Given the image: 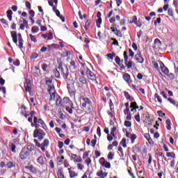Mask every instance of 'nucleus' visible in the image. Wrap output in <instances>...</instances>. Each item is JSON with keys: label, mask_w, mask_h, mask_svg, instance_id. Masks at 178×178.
<instances>
[{"label": "nucleus", "mask_w": 178, "mask_h": 178, "mask_svg": "<svg viewBox=\"0 0 178 178\" xmlns=\"http://www.w3.org/2000/svg\"><path fill=\"white\" fill-rule=\"evenodd\" d=\"M58 69L60 70V74L63 75V79L66 80L69 76V70L66 65H59Z\"/></svg>", "instance_id": "f257e3e1"}, {"label": "nucleus", "mask_w": 178, "mask_h": 178, "mask_svg": "<svg viewBox=\"0 0 178 178\" xmlns=\"http://www.w3.org/2000/svg\"><path fill=\"white\" fill-rule=\"evenodd\" d=\"M69 156L70 157L71 161H73L75 163H81L83 162L81 156H77V154L70 153L69 154Z\"/></svg>", "instance_id": "f03ea898"}, {"label": "nucleus", "mask_w": 178, "mask_h": 178, "mask_svg": "<svg viewBox=\"0 0 178 178\" xmlns=\"http://www.w3.org/2000/svg\"><path fill=\"white\" fill-rule=\"evenodd\" d=\"M47 91L50 95V101H55V98H56V92L55 91V86H51L49 88H47Z\"/></svg>", "instance_id": "7ed1b4c3"}, {"label": "nucleus", "mask_w": 178, "mask_h": 178, "mask_svg": "<svg viewBox=\"0 0 178 178\" xmlns=\"http://www.w3.org/2000/svg\"><path fill=\"white\" fill-rule=\"evenodd\" d=\"M30 156V152L26 151V149L22 148V151L19 153L20 159L24 161V159H27Z\"/></svg>", "instance_id": "20e7f679"}, {"label": "nucleus", "mask_w": 178, "mask_h": 178, "mask_svg": "<svg viewBox=\"0 0 178 178\" xmlns=\"http://www.w3.org/2000/svg\"><path fill=\"white\" fill-rule=\"evenodd\" d=\"M86 75H87L88 79H89V80H91L92 81H97V76L94 74V72H92L88 68H87V70H86Z\"/></svg>", "instance_id": "39448f33"}, {"label": "nucleus", "mask_w": 178, "mask_h": 178, "mask_svg": "<svg viewBox=\"0 0 178 178\" xmlns=\"http://www.w3.org/2000/svg\"><path fill=\"white\" fill-rule=\"evenodd\" d=\"M16 143H18V140L17 139H14L13 140V143L10 142L8 144V147L10 148V149L13 152V154H16L17 151H16Z\"/></svg>", "instance_id": "423d86ee"}, {"label": "nucleus", "mask_w": 178, "mask_h": 178, "mask_svg": "<svg viewBox=\"0 0 178 178\" xmlns=\"http://www.w3.org/2000/svg\"><path fill=\"white\" fill-rule=\"evenodd\" d=\"M33 137L34 138H38V140H44V137H45V135L36 129L33 132Z\"/></svg>", "instance_id": "0eeeda50"}, {"label": "nucleus", "mask_w": 178, "mask_h": 178, "mask_svg": "<svg viewBox=\"0 0 178 178\" xmlns=\"http://www.w3.org/2000/svg\"><path fill=\"white\" fill-rule=\"evenodd\" d=\"M115 26H116V24H113V26H111L110 28L111 30H112V32L114 33V34H115V35H117V37H120V38L123 37L122 32L118 30V29H115Z\"/></svg>", "instance_id": "6e6552de"}, {"label": "nucleus", "mask_w": 178, "mask_h": 178, "mask_svg": "<svg viewBox=\"0 0 178 178\" xmlns=\"http://www.w3.org/2000/svg\"><path fill=\"white\" fill-rule=\"evenodd\" d=\"M82 101H83V102L81 104L82 108H87V106H88V105L91 104V99H90L89 98L83 97Z\"/></svg>", "instance_id": "1a4fd4ad"}, {"label": "nucleus", "mask_w": 178, "mask_h": 178, "mask_svg": "<svg viewBox=\"0 0 178 178\" xmlns=\"http://www.w3.org/2000/svg\"><path fill=\"white\" fill-rule=\"evenodd\" d=\"M48 145H49V140L44 139L40 145V149H42V152H45V149L48 148Z\"/></svg>", "instance_id": "9d476101"}, {"label": "nucleus", "mask_w": 178, "mask_h": 178, "mask_svg": "<svg viewBox=\"0 0 178 178\" xmlns=\"http://www.w3.org/2000/svg\"><path fill=\"white\" fill-rule=\"evenodd\" d=\"M160 67L161 69V72L165 74L166 76H168V74H169V69L166 67H165V64H163V63L161 62L160 63Z\"/></svg>", "instance_id": "9b49d317"}, {"label": "nucleus", "mask_w": 178, "mask_h": 178, "mask_svg": "<svg viewBox=\"0 0 178 178\" xmlns=\"http://www.w3.org/2000/svg\"><path fill=\"white\" fill-rule=\"evenodd\" d=\"M53 11L55 12L56 16L59 17L62 22H65V17L60 15V12L56 10V6H53Z\"/></svg>", "instance_id": "f8f14e48"}, {"label": "nucleus", "mask_w": 178, "mask_h": 178, "mask_svg": "<svg viewBox=\"0 0 178 178\" xmlns=\"http://www.w3.org/2000/svg\"><path fill=\"white\" fill-rule=\"evenodd\" d=\"M7 169H12V168H16V162L15 161H8L6 164Z\"/></svg>", "instance_id": "ddd939ff"}, {"label": "nucleus", "mask_w": 178, "mask_h": 178, "mask_svg": "<svg viewBox=\"0 0 178 178\" xmlns=\"http://www.w3.org/2000/svg\"><path fill=\"white\" fill-rule=\"evenodd\" d=\"M34 145H26L25 147H23L25 151H28V152H31V151H34Z\"/></svg>", "instance_id": "4468645a"}, {"label": "nucleus", "mask_w": 178, "mask_h": 178, "mask_svg": "<svg viewBox=\"0 0 178 178\" xmlns=\"http://www.w3.org/2000/svg\"><path fill=\"white\" fill-rule=\"evenodd\" d=\"M96 175L100 178H106L108 176V172H104V171L100 170L97 172Z\"/></svg>", "instance_id": "2eb2a0df"}, {"label": "nucleus", "mask_w": 178, "mask_h": 178, "mask_svg": "<svg viewBox=\"0 0 178 178\" xmlns=\"http://www.w3.org/2000/svg\"><path fill=\"white\" fill-rule=\"evenodd\" d=\"M135 59L136 60H137V62H138V63H143V62H144V58H143V56H141L140 54H136Z\"/></svg>", "instance_id": "dca6fc26"}, {"label": "nucleus", "mask_w": 178, "mask_h": 178, "mask_svg": "<svg viewBox=\"0 0 178 178\" xmlns=\"http://www.w3.org/2000/svg\"><path fill=\"white\" fill-rule=\"evenodd\" d=\"M67 104H70V99H69V97H64L63 100H61V106H66Z\"/></svg>", "instance_id": "f3484780"}, {"label": "nucleus", "mask_w": 178, "mask_h": 178, "mask_svg": "<svg viewBox=\"0 0 178 178\" xmlns=\"http://www.w3.org/2000/svg\"><path fill=\"white\" fill-rule=\"evenodd\" d=\"M11 37L15 44H17V33L16 31H11Z\"/></svg>", "instance_id": "a211bd4d"}, {"label": "nucleus", "mask_w": 178, "mask_h": 178, "mask_svg": "<svg viewBox=\"0 0 178 178\" xmlns=\"http://www.w3.org/2000/svg\"><path fill=\"white\" fill-rule=\"evenodd\" d=\"M100 161H103V162L102 163V165H104L105 168H106L107 169H111V163L108 161H105V159L104 158H101Z\"/></svg>", "instance_id": "6ab92c4d"}, {"label": "nucleus", "mask_w": 178, "mask_h": 178, "mask_svg": "<svg viewBox=\"0 0 178 178\" xmlns=\"http://www.w3.org/2000/svg\"><path fill=\"white\" fill-rule=\"evenodd\" d=\"M117 129H118V128L116 127H113L111 130V136H113V137H114V140H116V138H118V137L116 136V130Z\"/></svg>", "instance_id": "aec40b11"}, {"label": "nucleus", "mask_w": 178, "mask_h": 178, "mask_svg": "<svg viewBox=\"0 0 178 178\" xmlns=\"http://www.w3.org/2000/svg\"><path fill=\"white\" fill-rule=\"evenodd\" d=\"M123 79H124V81H126L127 83H130V81H131L130 74H129L127 73L124 74Z\"/></svg>", "instance_id": "412c9836"}, {"label": "nucleus", "mask_w": 178, "mask_h": 178, "mask_svg": "<svg viewBox=\"0 0 178 178\" xmlns=\"http://www.w3.org/2000/svg\"><path fill=\"white\" fill-rule=\"evenodd\" d=\"M26 169L32 172V173H37V169L33 165H28L26 167Z\"/></svg>", "instance_id": "4be33fe9"}, {"label": "nucleus", "mask_w": 178, "mask_h": 178, "mask_svg": "<svg viewBox=\"0 0 178 178\" xmlns=\"http://www.w3.org/2000/svg\"><path fill=\"white\" fill-rule=\"evenodd\" d=\"M56 105H57V106H62V98L58 95H56Z\"/></svg>", "instance_id": "5701e85b"}, {"label": "nucleus", "mask_w": 178, "mask_h": 178, "mask_svg": "<svg viewBox=\"0 0 178 178\" xmlns=\"http://www.w3.org/2000/svg\"><path fill=\"white\" fill-rule=\"evenodd\" d=\"M37 162H38V163H39V165H41V166H42V165L45 164V163L44 161V157H42V156H40L37 159Z\"/></svg>", "instance_id": "b1692460"}, {"label": "nucleus", "mask_w": 178, "mask_h": 178, "mask_svg": "<svg viewBox=\"0 0 178 178\" xmlns=\"http://www.w3.org/2000/svg\"><path fill=\"white\" fill-rule=\"evenodd\" d=\"M45 83L48 86V88H49V87H51V86H54V85H52V79H51L49 78L45 79Z\"/></svg>", "instance_id": "393cba45"}, {"label": "nucleus", "mask_w": 178, "mask_h": 178, "mask_svg": "<svg viewBox=\"0 0 178 178\" xmlns=\"http://www.w3.org/2000/svg\"><path fill=\"white\" fill-rule=\"evenodd\" d=\"M31 31L33 34H36V33H38V31H40V28L37 26H33L31 28Z\"/></svg>", "instance_id": "a878e982"}, {"label": "nucleus", "mask_w": 178, "mask_h": 178, "mask_svg": "<svg viewBox=\"0 0 178 178\" xmlns=\"http://www.w3.org/2000/svg\"><path fill=\"white\" fill-rule=\"evenodd\" d=\"M154 99H157L159 104H162V98L161 97V96H159V95H158V93L154 94Z\"/></svg>", "instance_id": "bb28decb"}, {"label": "nucleus", "mask_w": 178, "mask_h": 178, "mask_svg": "<svg viewBox=\"0 0 178 178\" xmlns=\"http://www.w3.org/2000/svg\"><path fill=\"white\" fill-rule=\"evenodd\" d=\"M19 48L22 49L23 48V38L20 36L18 37Z\"/></svg>", "instance_id": "cd10ccee"}, {"label": "nucleus", "mask_w": 178, "mask_h": 178, "mask_svg": "<svg viewBox=\"0 0 178 178\" xmlns=\"http://www.w3.org/2000/svg\"><path fill=\"white\" fill-rule=\"evenodd\" d=\"M120 145H122L123 148H126L127 147V144L126 143V138H123L120 143Z\"/></svg>", "instance_id": "c85d7f7f"}, {"label": "nucleus", "mask_w": 178, "mask_h": 178, "mask_svg": "<svg viewBox=\"0 0 178 178\" xmlns=\"http://www.w3.org/2000/svg\"><path fill=\"white\" fill-rule=\"evenodd\" d=\"M155 47H161L162 45V42L158 38L154 40Z\"/></svg>", "instance_id": "c756f323"}, {"label": "nucleus", "mask_w": 178, "mask_h": 178, "mask_svg": "<svg viewBox=\"0 0 178 178\" xmlns=\"http://www.w3.org/2000/svg\"><path fill=\"white\" fill-rule=\"evenodd\" d=\"M102 23V18L99 17L96 20V24H97V27H98V29L101 28Z\"/></svg>", "instance_id": "7c9ffc66"}, {"label": "nucleus", "mask_w": 178, "mask_h": 178, "mask_svg": "<svg viewBox=\"0 0 178 178\" xmlns=\"http://www.w3.org/2000/svg\"><path fill=\"white\" fill-rule=\"evenodd\" d=\"M79 82L81 84H87V79H86L85 77H80L79 79Z\"/></svg>", "instance_id": "2f4dec72"}, {"label": "nucleus", "mask_w": 178, "mask_h": 178, "mask_svg": "<svg viewBox=\"0 0 178 178\" xmlns=\"http://www.w3.org/2000/svg\"><path fill=\"white\" fill-rule=\"evenodd\" d=\"M165 124L167 130H172V127L170 126V120L169 119L165 121Z\"/></svg>", "instance_id": "473e14b6"}, {"label": "nucleus", "mask_w": 178, "mask_h": 178, "mask_svg": "<svg viewBox=\"0 0 178 178\" xmlns=\"http://www.w3.org/2000/svg\"><path fill=\"white\" fill-rule=\"evenodd\" d=\"M54 3H55V5H56L54 6H56V5H58V0H50V1H49V6H54Z\"/></svg>", "instance_id": "72a5a7b5"}, {"label": "nucleus", "mask_w": 178, "mask_h": 178, "mask_svg": "<svg viewBox=\"0 0 178 178\" xmlns=\"http://www.w3.org/2000/svg\"><path fill=\"white\" fill-rule=\"evenodd\" d=\"M54 76L56 79H59L60 77V72L58 70H54Z\"/></svg>", "instance_id": "f704fd0d"}, {"label": "nucleus", "mask_w": 178, "mask_h": 178, "mask_svg": "<svg viewBox=\"0 0 178 178\" xmlns=\"http://www.w3.org/2000/svg\"><path fill=\"white\" fill-rule=\"evenodd\" d=\"M90 23H91V19H89L86 21V24H85V26L84 29H86V31L88 30V27L90 26Z\"/></svg>", "instance_id": "c9c22d12"}, {"label": "nucleus", "mask_w": 178, "mask_h": 178, "mask_svg": "<svg viewBox=\"0 0 178 178\" xmlns=\"http://www.w3.org/2000/svg\"><path fill=\"white\" fill-rule=\"evenodd\" d=\"M166 155L168 158H175L176 154H175V152H167Z\"/></svg>", "instance_id": "e433bc0d"}, {"label": "nucleus", "mask_w": 178, "mask_h": 178, "mask_svg": "<svg viewBox=\"0 0 178 178\" xmlns=\"http://www.w3.org/2000/svg\"><path fill=\"white\" fill-rule=\"evenodd\" d=\"M136 138H137V135L132 134L131 136V144H134V141L136 140Z\"/></svg>", "instance_id": "4c0bfd02"}, {"label": "nucleus", "mask_w": 178, "mask_h": 178, "mask_svg": "<svg viewBox=\"0 0 178 178\" xmlns=\"http://www.w3.org/2000/svg\"><path fill=\"white\" fill-rule=\"evenodd\" d=\"M70 67L71 68V69H76V63H74V61H73V60H72V61H70Z\"/></svg>", "instance_id": "58836bf2"}, {"label": "nucleus", "mask_w": 178, "mask_h": 178, "mask_svg": "<svg viewBox=\"0 0 178 178\" xmlns=\"http://www.w3.org/2000/svg\"><path fill=\"white\" fill-rule=\"evenodd\" d=\"M58 177L59 178H65V175H63V173L62 172V170H58L57 173Z\"/></svg>", "instance_id": "ea45409f"}, {"label": "nucleus", "mask_w": 178, "mask_h": 178, "mask_svg": "<svg viewBox=\"0 0 178 178\" xmlns=\"http://www.w3.org/2000/svg\"><path fill=\"white\" fill-rule=\"evenodd\" d=\"M29 38L33 42H37V38H35V36L33 35L32 34H29Z\"/></svg>", "instance_id": "a19ab883"}, {"label": "nucleus", "mask_w": 178, "mask_h": 178, "mask_svg": "<svg viewBox=\"0 0 178 178\" xmlns=\"http://www.w3.org/2000/svg\"><path fill=\"white\" fill-rule=\"evenodd\" d=\"M125 66H127V69H130L131 66H133V61L129 60L125 64Z\"/></svg>", "instance_id": "79ce46f5"}, {"label": "nucleus", "mask_w": 178, "mask_h": 178, "mask_svg": "<svg viewBox=\"0 0 178 178\" xmlns=\"http://www.w3.org/2000/svg\"><path fill=\"white\" fill-rule=\"evenodd\" d=\"M76 176H77V174H76V172H74V171H70V178H75Z\"/></svg>", "instance_id": "37998d69"}, {"label": "nucleus", "mask_w": 178, "mask_h": 178, "mask_svg": "<svg viewBox=\"0 0 178 178\" xmlns=\"http://www.w3.org/2000/svg\"><path fill=\"white\" fill-rule=\"evenodd\" d=\"M130 108H134V109H138V106H137V103L132 102V103H131Z\"/></svg>", "instance_id": "c03bdc74"}, {"label": "nucleus", "mask_w": 178, "mask_h": 178, "mask_svg": "<svg viewBox=\"0 0 178 178\" xmlns=\"http://www.w3.org/2000/svg\"><path fill=\"white\" fill-rule=\"evenodd\" d=\"M38 58V54L35 52L33 53L32 55L31 56V59H37Z\"/></svg>", "instance_id": "a18cd8bd"}, {"label": "nucleus", "mask_w": 178, "mask_h": 178, "mask_svg": "<svg viewBox=\"0 0 178 178\" xmlns=\"http://www.w3.org/2000/svg\"><path fill=\"white\" fill-rule=\"evenodd\" d=\"M33 141L35 144V146L38 147V148H41V143H40V142H38L37 139H34Z\"/></svg>", "instance_id": "49530a36"}, {"label": "nucleus", "mask_w": 178, "mask_h": 178, "mask_svg": "<svg viewBox=\"0 0 178 178\" xmlns=\"http://www.w3.org/2000/svg\"><path fill=\"white\" fill-rule=\"evenodd\" d=\"M167 76L170 80H175V74L173 73H168Z\"/></svg>", "instance_id": "de8ad7c7"}, {"label": "nucleus", "mask_w": 178, "mask_h": 178, "mask_svg": "<svg viewBox=\"0 0 178 178\" xmlns=\"http://www.w3.org/2000/svg\"><path fill=\"white\" fill-rule=\"evenodd\" d=\"M34 113H35V112H32L31 114V117H29L28 118V122H29L30 123H33V115H34Z\"/></svg>", "instance_id": "09e8293b"}, {"label": "nucleus", "mask_w": 178, "mask_h": 178, "mask_svg": "<svg viewBox=\"0 0 178 178\" xmlns=\"http://www.w3.org/2000/svg\"><path fill=\"white\" fill-rule=\"evenodd\" d=\"M24 87H25V90L27 92H31V86H24Z\"/></svg>", "instance_id": "8fccbe9b"}, {"label": "nucleus", "mask_w": 178, "mask_h": 178, "mask_svg": "<svg viewBox=\"0 0 178 178\" xmlns=\"http://www.w3.org/2000/svg\"><path fill=\"white\" fill-rule=\"evenodd\" d=\"M135 120H136L138 123H140V122H141V119L140 118V114H137L136 115H135Z\"/></svg>", "instance_id": "3c124183"}, {"label": "nucleus", "mask_w": 178, "mask_h": 178, "mask_svg": "<svg viewBox=\"0 0 178 178\" xmlns=\"http://www.w3.org/2000/svg\"><path fill=\"white\" fill-rule=\"evenodd\" d=\"M25 6L27 8V9H31V3L29 1L25 2Z\"/></svg>", "instance_id": "603ef678"}, {"label": "nucleus", "mask_w": 178, "mask_h": 178, "mask_svg": "<svg viewBox=\"0 0 178 178\" xmlns=\"http://www.w3.org/2000/svg\"><path fill=\"white\" fill-rule=\"evenodd\" d=\"M113 154H112V152H109L108 154V159H109L110 161H112V159H113Z\"/></svg>", "instance_id": "864d4df0"}, {"label": "nucleus", "mask_w": 178, "mask_h": 178, "mask_svg": "<svg viewBox=\"0 0 178 178\" xmlns=\"http://www.w3.org/2000/svg\"><path fill=\"white\" fill-rule=\"evenodd\" d=\"M85 162L87 163L88 166L90 165L91 163V159H90V157L85 159Z\"/></svg>", "instance_id": "5fc2aeb1"}, {"label": "nucleus", "mask_w": 178, "mask_h": 178, "mask_svg": "<svg viewBox=\"0 0 178 178\" xmlns=\"http://www.w3.org/2000/svg\"><path fill=\"white\" fill-rule=\"evenodd\" d=\"M124 126H126V127H131V122L129 121H125L124 122Z\"/></svg>", "instance_id": "6e6d98bb"}, {"label": "nucleus", "mask_w": 178, "mask_h": 178, "mask_svg": "<svg viewBox=\"0 0 178 178\" xmlns=\"http://www.w3.org/2000/svg\"><path fill=\"white\" fill-rule=\"evenodd\" d=\"M0 22L1 23H2V24H6V26H8V21L3 18L0 19Z\"/></svg>", "instance_id": "4d7b16f0"}, {"label": "nucleus", "mask_w": 178, "mask_h": 178, "mask_svg": "<svg viewBox=\"0 0 178 178\" xmlns=\"http://www.w3.org/2000/svg\"><path fill=\"white\" fill-rule=\"evenodd\" d=\"M157 113L160 118H163V116H165V113H163L162 111H157Z\"/></svg>", "instance_id": "13d9d810"}, {"label": "nucleus", "mask_w": 178, "mask_h": 178, "mask_svg": "<svg viewBox=\"0 0 178 178\" xmlns=\"http://www.w3.org/2000/svg\"><path fill=\"white\" fill-rule=\"evenodd\" d=\"M53 38H54V35L52 34V33H49L47 34V39L52 40Z\"/></svg>", "instance_id": "bf43d9fd"}, {"label": "nucleus", "mask_w": 178, "mask_h": 178, "mask_svg": "<svg viewBox=\"0 0 178 178\" xmlns=\"http://www.w3.org/2000/svg\"><path fill=\"white\" fill-rule=\"evenodd\" d=\"M97 134L99 137H101V127H99L97 128Z\"/></svg>", "instance_id": "052dcab7"}, {"label": "nucleus", "mask_w": 178, "mask_h": 178, "mask_svg": "<svg viewBox=\"0 0 178 178\" xmlns=\"http://www.w3.org/2000/svg\"><path fill=\"white\" fill-rule=\"evenodd\" d=\"M47 47L50 49H52V48H56L57 44H49V45H47Z\"/></svg>", "instance_id": "680f3d73"}, {"label": "nucleus", "mask_w": 178, "mask_h": 178, "mask_svg": "<svg viewBox=\"0 0 178 178\" xmlns=\"http://www.w3.org/2000/svg\"><path fill=\"white\" fill-rule=\"evenodd\" d=\"M129 56H131V58L134 56V52L133 51V50H131V49H129Z\"/></svg>", "instance_id": "e2e57ef3"}, {"label": "nucleus", "mask_w": 178, "mask_h": 178, "mask_svg": "<svg viewBox=\"0 0 178 178\" xmlns=\"http://www.w3.org/2000/svg\"><path fill=\"white\" fill-rule=\"evenodd\" d=\"M124 97L127 98V99H131V97L130 96V95L127 92H124Z\"/></svg>", "instance_id": "0e129e2a"}, {"label": "nucleus", "mask_w": 178, "mask_h": 178, "mask_svg": "<svg viewBox=\"0 0 178 178\" xmlns=\"http://www.w3.org/2000/svg\"><path fill=\"white\" fill-rule=\"evenodd\" d=\"M115 63H117V65H120V58H119V56L115 57Z\"/></svg>", "instance_id": "69168bd1"}, {"label": "nucleus", "mask_w": 178, "mask_h": 178, "mask_svg": "<svg viewBox=\"0 0 178 178\" xmlns=\"http://www.w3.org/2000/svg\"><path fill=\"white\" fill-rule=\"evenodd\" d=\"M168 100L169 101V102H170V104H172V105H176V102H175L173 99L169 97Z\"/></svg>", "instance_id": "338daca9"}, {"label": "nucleus", "mask_w": 178, "mask_h": 178, "mask_svg": "<svg viewBox=\"0 0 178 178\" xmlns=\"http://www.w3.org/2000/svg\"><path fill=\"white\" fill-rule=\"evenodd\" d=\"M137 22V17L136 16H134L133 18H132V21L130 22V23H136Z\"/></svg>", "instance_id": "774afa93"}]
</instances>
